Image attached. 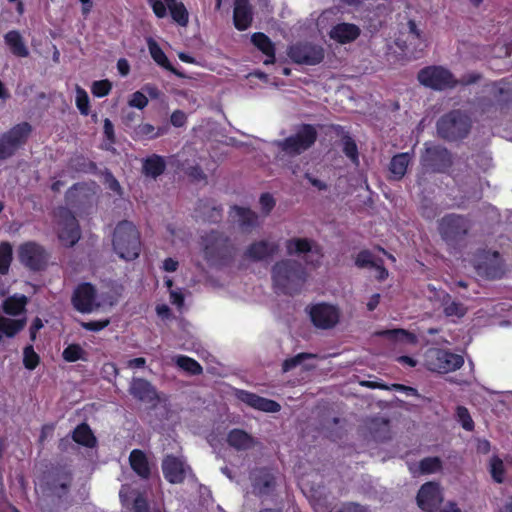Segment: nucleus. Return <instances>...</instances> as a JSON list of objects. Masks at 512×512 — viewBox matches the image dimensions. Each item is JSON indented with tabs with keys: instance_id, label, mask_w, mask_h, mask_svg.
I'll list each match as a JSON object with an SVG mask.
<instances>
[{
	"instance_id": "30",
	"label": "nucleus",
	"mask_w": 512,
	"mask_h": 512,
	"mask_svg": "<svg viewBox=\"0 0 512 512\" xmlns=\"http://www.w3.org/2000/svg\"><path fill=\"white\" fill-rule=\"evenodd\" d=\"M251 42L267 57L265 64H273L275 62V45L266 34L262 32L254 33L251 36Z\"/></svg>"
},
{
	"instance_id": "33",
	"label": "nucleus",
	"mask_w": 512,
	"mask_h": 512,
	"mask_svg": "<svg viewBox=\"0 0 512 512\" xmlns=\"http://www.w3.org/2000/svg\"><path fill=\"white\" fill-rule=\"evenodd\" d=\"M72 439L79 445L87 448H94L97 444V439L93 434L90 426L83 422L75 427L72 432Z\"/></svg>"
},
{
	"instance_id": "45",
	"label": "nucleus",
	"mask_w": 512,
	"mask_h": 512,
	"mask_svg": "<svg viewBox=\"0 0 512 512\" xmlns=\"http://www.w3.org/2000/svg\"><path fill=\"white\" fill-rule=\"evenodd\" d=\"M443 312L446 317L462 318L467 313V307L458 301H444Z\"/></svg>"
},
{
	"instance_id": "47",
	"label": "nucleus",
	"mask_w": 512,
	"mask_h": 512,
	"mask_svg": "<svg viewBox=\"0 0 512 512\" xmlns=\"http://www.w3.org/2000/svg\"><path fill=\"white\" fill-rule=\"evenodd\" d=\"M40 363V356L35 352L32 344L23 349V365L28 370H34Z\"/></svg>"
},
{
	"instance_id": "20",
	"label": "nucleus",
	"mask_w": 512,
	"mask_h": 512,
	"mask_svg": "<svg viewBox=\"0 0 512 512\" xmlns=\"http://www.w3.org/2000/svg\"><path fill=\"white\" fill-rule=\"evenodd\" d=\"M286 250L289 255L309 254L317 256L316 262L305 260L307 264L318 266L323 257L322 249L313 240L308 238H292L286 241Z\"/></svg>"
},
{
	"instance_id": "63",
	"label": "nucleus",
	"mask_w": 512,
	"mask_h": 512,
	"mask_svg": "<svg viewBox=\"0 0 512 512\" xmlns=\"http://www.w3.org/2000/svg\"><path fill=\"white\" fill-rule=\"evenodd\" d=\"M338 512H368V509L355 502H347L342 505Z\"/></svg>"
},
{
	"instance_id": "14",
	"label": "nucleus",
	"mask_w": 512,
	"mask_h": 512,
	"mask_svg": "<svg viewBox=\"0 0 512 512\" xmlns=\"http://www.w3.org/2000/svg\"><path fill=\"white\" fill-rule=\"evenodd\" d=\"M288 56L297 64L317 65L325 56L324 48L309 42H297L288 49Z\"/></svg>"
},
{
	"instance_id": "59",
	"label": "nucleus",
	"mask_w": 512,
	"mask_h": 512,
	"mask_svg": "<svg viewBox=\"0 0 512 512\" xmlns=\"http://www.w3.org/2000/svg\"><path fill=\"white\" fill-rule=\"evenodd\" d=\"M104 177H105V184L107 185V187L111 191L121 195L122 194L121 185L118 182V180L114 177V175L109 170H106Z\"/></svg>"
},
{
	"instance_id": "11",
	"label": "nucleus",
	"mask_w": 512,
	"mask_h": 512,
	"mask_svg": "<svg viewBox=\"0 0 512 512\" xmlns=\"http://www.w3.org/2000/svg\"><path fill=\"white\" fill-rule=\"evenodd\" d=\"M464 364L461 355L440 348H429L424 354V365L431 372L445 374L460 369Z\"/></svg>"
},
{
	"instance_id": "64",
	"label": "nucleus",
	"mask_w": 512,
	"mask_h": 512,
	"mask_svg": "<svg viewBox=\"0 0 512 512\" xmlns=\"http://www.w3.org/2000/svg\"><path fill=\"white\" fill-rule=\"evenodd\" d=\"M43 327V322L42 320L39 318V317H36L30 328H29V335H30V340L32 342H34L36 340V337H37V333L38 331Z\"/></svg>"
},
{
	"instance_id": "24",
	"label": "nucleus",
	"mask_w": 512,
	"mask_h": 512,
	"mask_svg": "<svg viewBox=\"0 0 512 512\" xmlns=\"http://www.w3.org/2000/svg\"><path fill=\"white\" fill-rule=\"evenodd\" d=\"M129 393L141 402L152 403L158 400L156 389L148 380L143 378L132 379Z\"/></svg>"
},
{
	"instance_id": "55",
	"label": "nucleus",
	"mask_w": 512,
	"mask_h": 512,
	"mask_svg": "<svg viewBox=\"0 0 512 512\" xmlns=\"http://www.w3.org/2000/svg\"><path fill=\"white\" fill-rule=\"evenodd\" d=\"M149 6L152 8L153 13L159 19L167 16V4L164 0H146Z\"/></svg>"
},
{
	"instance_id": "8",
	"label": "nucleus",
	"mask_w": 512,
	"mask_h": 512,
	"mask_svg": "<svg viewBox=\"0 0 512 512\" xmlns=\"http://www.w3.org/2000/svg\"><path fill=\"white\" fill-rule=\"evenodd\" d=\"M98 189L94 181L74 183L65 193V202L79 215L89 214L96 202Z\"/></svg>"
},
{
	"instance_id": "44",
	"label": "nucleus",
	"mask_w": 512,
	"mask_h": 512,
	"mask_svg": "<svg viewBox=\"0 0 512 512\" xmlns=\"http://www.w3.org/2000/svg\"><path fill=\"white\" fill-rule=\"evenodd\" d=\"M148 49L152 59L158 65L164 68H170L171 65L166 54L155 40L151 38L148 40Z\"/></svg>"
},
{
	"instance_id": "27",
	"label": "nucleus",
	"mask_w": 512,
	"mask_h": 512,
	"mask_svg": "<svg viewBox=\"0 0 512 512\" xmlns=\"http://www.w3.org/2000/svg\"><path fill=\"white\" fill-rule=\"evenodd\" d=\"M131 469L141 479L148 480L151 476V467L147 455L140 449H133L129 455Z\"/></svg>"
},
{
	"instance_id": "25",
	"label": "nucleus",
	"mask_w": 512,
	"mask_h": 512,
	"mask_svg": "<svg viewBox=\"0 0 512 512\" xmlns=\"http://www.w3.org/2000/svg\"><path fill=\"white\" fill-rule=\"evenodd\" d=\"M361 34L359 26L353 23L342 22L334 25L329 31V37L340 44L355 41Z\"/></svg>"
},
{
	"instance_id": "38",
	"label": "nucleus",
	"mask_w": 512,
	"mask_h": 512,
	"mask_svg": "<svg viewBox=\"0 0 512 512\" xmlns=\"http://www.w3.org/2000/svg\"><path fill=\"white\" fill-rule=\"evenodd\" d=\"M72 483V474L69 471L63 472L58 479H53L49 483V489L52 494L58 498H62L67 495L69 488Z\"/></svg>"
},
{
	"instance_id": "18",
	"label": "nucleus",
	"mask_w": 512,
	"mask_h": 512,
	"mask_svg": "<svg viewBox=\"0 0 512 512\" xmlns=\"http://www.w3.org/2000/svg\"><path fill=\"white\" fill-rule=\"evenodd\" d=\"M443 501L440 485L436 482L424 483L417 493V504L424 512H434Z\"/></svg>"
},
{
	"instance_id": "1",
	"label": "nucleus",
	"mask_w": 512,
	"mask_h": 512,
	"mask_svg": "<svg viewBox=\"0 0 512 512\" xmlns=\"http://www.w3.org/2000/svg\"><path fill=\"white\" fill-rule=\"evenodd\" d=\"M306 271L296 260L277 261L271 269V278L276 293L288 296L299 294L306 282Z\"/></svg>"
},
{
	"instance_id": "37",
	"label": "nucleus",
	"mask_w": 512,
	"mask_h": 512,
	"mask_svg": "<svg viewBox=\"0 0 512 512\" xmlns=\"http://www.w3.org/2000/svg\"><path fill=\"white\" fill-rule=\"evenodd\" d=\"M69 168L75 172L85 174H96L97 164L83 154H76L69 159Z\"/></svg>"
},
{
	"instance_id": "26",
	"label": "nucleus",
	"mask_w": 512,
	"mask_h": 512,
	"mask_svg": "<svg viewBox=\"0 0 512 512\" xmlns=\"http://www.w3.org/2000/svg\"><path fill=\"white\" fill-rule=\"evenodd\" d=\"M252 20L253 13L249 0H236L233 11L235 28L239 31H244L251 26Z\"/></svg>"
},
{
	"instance_id": "13",
	"label": "nucleus",
	"mask_w": 512,
	"mask_h": 512,
	"mask_svg": "<svg viewBox=\"0 0 512 512\" xmlns=\"http://www.w3.org/2000/svg\"><path fill=\"white\" fill-rule=\"evenodd\" d=\"M471 261L476 273L486 279H500L504 273L503 261L498 251L478 249Z\"/></svg>"
},
{
	"instance_id": "22",
	"label": "nucleus",
	"mask_w": 512,
	"mask_h": 512,
	"mask_svg": "<svg viewBox=\"0 0 512 512\" xmlns=\"http://www.w3.org/2000/svg\"><path fill=\"white\" fill-rule=\"evenodd\" d=\"M279 245L276 242L259 240L252 242L245 250L243 256L245 259L253 262H259L272 257L278 252Z\"/></svg>"
},
{
	"instance_id": "3",
	"label": "nucleus",
	"mask_w": 512,
	"mask_h": 512,
	"mask_svg": "<svg viewBox=\"0 0 512 512\" xmlns=\"http://www.w3.org/2000/svg\"><path fill=\"white\" fill-rule=\"evenodd\" d=\"M318 139L315 125L302 123L290 136L276 142L280 152L289 157H296L311 149Z\"/></svg>"
},
{
	"instance_id": "39",
	"label": "nucleus",
	"mask_w": 512,
	"mask_h": 512,
	"mask_svg": "<svg viewBox=\"0 0 512 512\" xmlns=\"http://www.w3.org/2000/svg\"><path fill=\"white\" fill-rule=\"evenodd\" d=\"M26 324V319H10L0 315V341L2 340V334L7 337H14L19 333Z\"/></svg>"
},
{
	"instance_id": "51",
	"label": "nucleus",
	"mask_w": 512,
	"mask_h": 512,
	"mask_svg": "<svg viewBox=\"0 0 512 512\" xmlns=\"http://www.w3.org/2000/svg\"><path fill=\"white\" fill-rule=\"evenodd\" d=\"M490 473H491L492 479L496 483L501 484L504 482L505 468H504L503 461L500 458H498V457L492 458L491 463H490Z\"/></svg>"
},
{
	"instance_id": "48",
	"label": "nucleus",
	"mask_w": 512,
	"mask_h": 512,
	"mask_svg": "<svg viewBox=\"0 0 512 512\" xmlns=\"http://www.w3.org/2000/svg\"><path fill=\"white\" fill-rule=\"evenodd\" d=\"M422 474H432L442 469V461L439 457H426L419 462Z\"/></svg>"
},
{
	"instance_id": "19",
	"label": "nucleus",
	"mask_w": 512,
	"mask_h": 512,
	"mask_svg": "<svg viewBox=\"0 0 512 512\" xmlns=\"http://www.w3.org/2000/svg\"><path fill=\"white\" fill-rule=\"evenodd\" d=\"M187 470H190V467L177 456L170 454L162 460L164 478L171 484L183 483L186 479Z\"/></svg>"
},
{
	"instance_id": "61",
	"label": "nucleus",
	"mask_w": 512,
	"mask_h": 512,
	"mask_svg": "<svg viewBox=\"0 0 512 512\" xmlns=\"http://www.w3.org/2000/svg\"><path fill=\"white\" fill-rule=\"evenodd\" d=\"M187 122V116L182 110H175L170 116V123L177 128L185 126Z\"/></svg>"
},
{
	"instance_id": "12",
	"label": "nucleus",
	"mask_w": 512,
	"mask_h": 512,
	"mask_svg": "<svg viewBox=\"0 0 512 512\" xmlns=\"http://www.w3.org/2000/svg\"><path fill=\"white\" fill-rule=\"evenodd\" d=\"M17 257L19 262L33 272L44 271L49 263L50 253L36 241H26L18 246Z\"/></svg>"
},
{
	"instance_id": "9",
	"label": "nucleus",
	"mask_w": 512,
	"mask_h": 512,
	"mask_svg": "<svg viewBox=\"0 0 512 512\" xmlns=\"http://www.w3.org/2000/svg\"><path fill=\"white\" fill-rule=\"evenodd\" d=\"M32 132V125L23 121L0 134V161L13 157L19 149L23 148Z\"/></svg>"
},
{
	"instance_id": "32",
	"label": "nucleus",
	"mask_w": 512,
	"mask_h": 512,
	"mask_svg": "<svg viewBox=\"0 0 512 512\" xmlns=\"http://www.w3.org/2000/svg\"><path fill=\"white\" fill-rule=\"evenodd\" d=\"M166 170V161L163 156L152 154L143 160L142 171L144 175L156 179Z\"/></svg>"
},
{
	"instance_id": "52",
	"label": "nucleus",
	"mask_w": 512,
	"mask_h": 512,
	"mask_svg": "<svg viewBox=\"0 0 512 512\" xmlns=\"http://www.w3.org/2000/svg\"><path fill=\"white\" fill-rule=\"evenodd\" d=\"M112 89V83L108 79L94 81L91 85V93L98 98L107 96Z\"/></svg>"
},
{
	"instance_id": "5",
	"label": "nucleus",
	"mask_w": 512,
	"mask_h": 512,
	"mask_svg": "<svg viewBox=\"0 0 512 512\" xmlns=\"http://www.w3.org/2000/svg\"><path fill=\"white\" fill-rule=\"evenodd\" d=\"M205 259L213 265L226 266L234 254V246L224 233L212 230L202 237Z\"/></svg>"
},
{
	"instance_id": "4",
	"label": "nucleus",
	"mask_w": 512,
	"mask_h": 512,
	"mask_svg": "<svg viewBox=\"0 0 512 512\" xmlns=\"http://www.w3.org/2000/svg\"><path fill=\"white\" fill-rule=\"evenodd\" d=\"M471 127V118L460 109H454L445 113L436 124L439 137L449 142L466 138L470 133Z\"/></svg>"
},
{
	"instance_id": "57",
	"label": "nucleus",
	"mask_w": 512,
	"mask_h": 512,
	"mask_svg": "<svg viewBox=\"0 0 512 512\" xmlns=\"http://www.w3.org/2000/svg\"><path fill=\"white\" fill-rule=\"evenodd\" d=\"M130 107L144 109L148 105V98L140 91H136L131 95L128 101Z\"/></svg>"
},
{
	"instance_id": "49",
	"label": "nucleus",
	"mask_w": 512,
	"mask_h": 512,
	"mask_svg": "<svg viewBox=\"0 0 512 512\" xmlns=\"http://www.w3.org/2000/svg\"><path fill=\"white\" fill-rule=\"evenodd\" d=\"M76 106L80 113L84 116L89 115L90 100L87 92L80 86L76 87Z\"/></svg>"
},
{
	"instance_id": "56",
	"label": "nucleus",
	"mask_w": 512,
	"mask_h": 512,
	"mask_svg": "<svg viewBox=\"0 0 512 512\" xmlns=\"http://www.w3.org/2000/svg\"><path fill=\"white\" fill-rule=\"evenodd\" d=\"M110 324L109 319L92 320L87 322H81L80 325L83 329L92 332H98L105 329Z\"/></svg>"
},
{
	"instance_id": "7",
	"label": "nucleus",
	"mask_w": 512,
	"mask_h": 512,
	"mask_svg": "<svg viewBox=\"0 0 512 512\" xmlns=\"http://www.w3.org/2000/svg\"><path fill=\"white\" fill-rule=\"evenodd\" d=\"M57 238L66 248L74 247L81 239V227L75 214L65 206L54 210Z\"/></svg>"
},
{
	"instance_id": "60",
	"label": "nucleus",
	"mask_w": 512,
	"mask_h": 512,
	"mask_svg": "<svg viewBox=\"0 0 512 512\" xmlns=\"http://www.w3.org/2000/svg\"><path fill=\"white\" fill-rule=\"evenodd\" d=\"M103 133H104L105 139L108 141L109 144H115L116 137H115V132H114V125L111 122V120L108 118L104 119Z\"/></svg>"
},
{
	"instance_id": "6",
	"label": "nucleus",
	"mask_w": 512,
	"mask_h": 512,
	"mask_svg": "<svg viewBox=\"0 0 512 512\" xmlns=\"http://www.w3.org/2000/svg\"><path fill=\"white\" fill-rule=\"evenodd\" d=\"M438 232L441 239L454 248L460 246L472 228V221L466 215L449 213L438 220Z\"/></svg>"
},
{
	"instance_id": "29",
	"label": "nucleus",
	"mask_w": 512,
	"mask_h": 512,
	"mask_svg": "<svg viewBox=\"0 0 512 512\" xmlns=\"http://www.w3.org/2000/svg\"><path fill=\"white\" fill-rule=\"evenodd\" d=\"M4 42L8 46L10 52L20 58L28 57L29 50L19 31L10 30L4 35Z\"/></svg>"
},
{
	"instance_id": "50",
	"label": "nucleus",
	"mask_w": 512,
	"mask_h": 512,
	"mask_svg": "<svg viewBox=\"0 0 512 512\" xmlns=\"http://www.w3.org/2000/svg\"><path fill=\"white\" fill-rule=\"evenodd\" d=\"M311 353L302 352L293 357L287 358L282 363V371L289 372L299 366L304 360L313 358Z\"/></svg>"
},
{
	"instance_id": "31",
	"label": "nucleus",
	"mask_w": 512,
	"mask_h": 512,
	"mask_svg": "<svg viewBox=\"0 0 512 512\" xmlns=\"http://www.w3.org/2000/svg\"><path fill=\"white\" fill-rule=\"evenodd\" d=\"M227 443L238 451L250 449L254 445L253 437L246 431L234 428L227 435Z\"/></svg>"
},
{
	"instance_id": "53",
	"label": "nucleus",
	"mask_w": 512,
	"mask_h": 512,
	"mask_svg": "<svg viewBox=\"0 0 512 512\" xmlns=\"http://www.w3.org/2000/svg\"><path fill=\"white\" fill-rule=\"evenodd\" d=\"M456 415L458 417V420L460 421L462 427L467 430L471 431L474 428V422L470 416V413L468 409L464 406H458L456 409Z\"/></svg>"
},
{
	"instance_id": "46",
	"label": "nucleus",
	"mask_w": 512,
	"mask_h": 512,
	"mask_svg": "<svg viewBox=\"0 0 512 512\" xmlns=\"http://www.w3.org/2000/svg\"><path fill=\"white\" fill-rule=\"evenodd\" d=\"M12 261V246L9 242L0 243V274H6Z\"/></svg>"
},
{
	"instance_id": "35",
	"label": "nucleus",
	"mask_w": 512,
	"mask_h": 512,
	"mask_svg": "<svg viewBox=\"0 0 512 512\" xmlns=\"http://www.w3.org/2000/svg\"><path fill=\"white\" fill-rule=\"evenodd\" d=\"M411 157L408 152L398 153L394 155L389 164V171L393 180H401L407 171Z\"/></svg>"
},
{
	"instance_id": "10",
	"label": "nucleus",
	"mask_w": 512,
	"mask_h": 512,
	"mask_svg": "<svg viewBox=\"0 0 512 512\" xmlns=\"http://www.w3.org/2000/svg\"><path fill=\"white\" fill-rule=\"evenodd\" d=\"M417 79L421 85L435 91L451 90L459 85L454 74L440 65H431L420 69Z\"/></svg>"
},
{
	"instance_id": "54",
	"label": "nucleus",
	"mask_w": 512,
	"mask_h": 512,
	"mask_svg": "<svg viewBox=\"0 0 512 512\" xmlns=\"http://www.w3.org/2000/svg\"><path fill=\"white\" fill-rule=\"evenodd\" d=\"M355 264L359 268H365V267H373L376 265V261L373 260L372 254L368 250H362L358 253Z\"/></svg>"
},
{
	"instance_id": "2",
	"label": "nucleus",
	"mask_w": 512,
	"mask_h": 512,
	"mask_svg": "<svg viewBox=\"0 0 512 512\" xmlns=\"http://www.w3.org/2000/svg\"><path fill=\"white\" fill-rule=\"evenodd\" d=\"M113 251L120 259L133 261L141 253V235L138 228L128 220L117 223L112 236Z\"/></svg>"
},
{
	"instance_id": "62",
	"label": "nucleus",
	"mask_w": 512,
	"mask_h": 512,
	"mask_svg": "<svg viewBox=\"0 0 512 512\" xmlns=\"http://www.w3.org/2000/svg\"><path fill=\"white\" fill-rule=\"evenodd\" d=\"M134 512H149L147 500L141 494H138L133 501Z\"/></svg>"
},
{
	"instance_id": "17",
	"label": "nucleus",
	"mask_w": 512,
	"mask_h": 512,
	"mask_svg": "<svg viewBox=\"0 0 512 512\" xmlns=\"http://www.w3.org/2000/svg\"><path fill=\"white\" fill-rule=\"evenodd\" d=\"M249 478L253 493L256 496L262 497L271 495L276 488V476L272 468H255L250 472Z\"/></svg>"
},
{
	"instance_id": "40",
	"label": "nucleus",
	"mask_w": 512,
	"mask_h": 512,
	"mask_svg": "<svg viewBox=\"0 0 512 512\" xmlns=\"http://www.w3.org/2000/svg\"><path fill=\"white\" fill-rule=\"evenodd\" d=\"M27 297L25 295L11 296L4 300L3 311L7 315L17 316L25 310Z\"/></svg>"
},
{
	"instance_id": "58",
	"label": "nucleus",
	"mask_w": 512,
	"mask_h": 512,
	"mask_svg": "<svg viewBox=\"0 0 512 512\" xmlns=\"http://www.w3.org/2000/svg\"><path fill=\"white\" fill-rule=\"evenodd\" d=\"M259 203L265 214H269L275 207V199L270 193H263L260 196Z\"/></svg>"
},
{
	"instance_id": "36",
	"label": "nucleus",
	"mask_w": 512,
	"mask_h": 512,
	"mask_svg": "<svg viewBox=\"0 0 512 512\" xmlns=\"http://www.w3.org/2000/svg\"><path fill=\"white\" fill-rule=\"evenodd\" d=\"M167 4L171 18L181 27H186L189 23V13L181 0H164Z\"/></svg>"
},
{
	"instance_id": "15",
	"label": "nucleus",
	"mask_w": 512,
	"mask_h": 512,
	"mask_svg": "<svg viewBox=\"0 0 512 512\" xmlns=\"http://www.w3.org/2000/svg\"><path fill=\"white\" fill-rule=\"evenodd\" d=\"M309 316L313 325L319 329H331L340 320V310L325 302L317 303L309 308Z\"/></svg>"
},
{
	"instance_id": "16",
	"label": "nucleus",
	"mask_w": 512,
	"mask_h": 512,
	"mask_svg": "<svg viewBox=\"0 0 512 512\" xmlns=\"http://www.w3.org/2000/svg\"><path fill=\"white\" fill-rule=\"evenodd\" d=\"M421 164L432 172H445L452 165L451 153L440 145L426 147L421 156Z\"/></svg>"
},
{
	"instance_id": "28",
	"label": "nucleus",
	"mask_w": 512,
	"mask_h": 512,
	"mask_svg": "<svg viewBox=\"0 0 512 512\" xmlns=\"http://www.w3.org/2000/svg\"><path fill=\"white\" fill-rule=\"evenodd\" d=\"M169 126L155 127L150 123H141L134 127L132 138L137 141L152 140L168 133Z\"/></svg>"
},
{
	"instance_id": "41",
	"label": "nucleus",
	"mask_w": 512,
	"mask_h": 512,
	"mask_svg": "<svg viewBox=\"0 0 512 512\" xmlns=\"http://www.w3.org/2000/svg\"><path fill=\"white\" fill-rule=\"evenodd\" d=\"M62 358L69 363L79 360L87 361V352L80 344L72 343L64 348Z\"/></svg>"
},
{
	"instance_id": "21",
	"label": "nucleus",
	"mask_w": 512,
	"mask_h": 512,
	"mask_svg": "<svg viewBox=\"0 0 512 512\" xmlns=\"http://www.w3.org/2000/svg\"><path fill=\"white\" fill-rule=\"evenodd\" d=\"M96 299V290L91 283L79 284L72 295L74 308L81 313H89L93 310Z\"/></svg>"
},
{
	"instance_id": "42",
	"label": "nucleus",
	"mask_w": 512,
	"mask_h": 512,
	"mask_svg": "<svg viewBox=\"0 0 512 512\" xmlns=\"http://www.w3.org/2000/svg\"><path fill=\"white\" fill-rule=\"evenodd\" d=\"M176 364L190 375H200L203 372V368L198 361L185 355L178 356L176 358Z\"/></svg>"
},
{
	"instance_id": "23",
	"label": "nucleus",
	"mask_w": 512,
	"mask_h": 512,
	"mask_svg": "<svg viewBox=\"0 0 512 512\" xmlns=\"http://www.w3.org/2000/svg\"><path fill=\"white\" fill-rule=\"evenodd\" d=\"M237 395L242 402L256 410L268 413H277L281 410V405L278 402L255 393L240 390Z\"/></svg>"
},
{
	"instance_id": "43",
	"label": "nucleus",
	"mask_w": 512,
	"mask_h": 512,
	"mask_svg": "<svg viewBox=\"0 0 512 512\" xmlns=\"http://www.w3.org/2000/svg\"><path fill=\"white\" fill-rule=\"evenodd\" d=\"M342 151L343 153L354 163L358 162L359 152L355 140L349 135V133H343L342 135Z\"/></svg>"
},
{
	"instance_id": "34",
	"label": "nucleus",
	"mask_w": 512,
	"mask_h": 512,
	"mask_svg": "<svg viewBox=\"0 0 512 512\" xmlns=\"http://www.w3.org/2000/svg\"><path fill=\"white\" fill-rule=\"evenodd\" d=\"M236 212L237 222L243 232H250L258 225V215L250 208L233 206Z\"/></svg>"
}]
</instances>
